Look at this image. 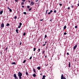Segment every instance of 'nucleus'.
<instances>
[{
    "label": "nucleus",
    "mask_w": 79,
    "mask_h": 79,
    "mask_svg": "<svg viewBox=\"0 0 79 79\" xmlns=\"http://www.w3.org/2000/svg\"><path fill=\"white\" fill-rule=\"evenodd\" d=\"M22 75L23 74H22V73L20 72H19L18 73V76L19 77V79H22V77H21V76H22Z\"/></svg>",
    "instance_id": "obj_1"
},
{
    "label": "nucleus",
    "mask_w": 79,
    "mask_h": 79,
    "mask_svg": "<svg viewBox=\"0 0 79 79\" xmlns=\"http://www.w3.org/2000/svg\"><path fill=\"white\" fill-rule=\"evenodd\" d=\"M14 77H15V79H18V78L16 76V74H14Z\"/></svg>",
    "instance_id": "obj_2"
},
{
    "label": "nucleus",
    "mask_w": 79,
    "mask_h": 79,
    "mask_svg": "<svg viewBox=\"0 0 79 79\" xmlns=\"http://www.w3.org/2000/svg\"><path fill=\"white\" fill-rule=\"evenodd\" d=\"M26 74L27 76H29V73H28V72H27V70H26Z\"/></svg>",
    "instance_id": "obj_3"
},
{
    "label": "nucleus",
    "mask_w": 79,
    "mask_h": 79,
    "mask_svg": "<svg viewBox=\"0 0 79 79\" xmlns=\"http://www.w3.org/2000/svg\"><path fill=\"white\" fill-rule=\"evenodd\" d=\"M65 78H64V76H63V74H61V79H65Z\"/></svg>",
    "instance_id": "obj_4"
},
{
    "label": "nucleus",
    "mask_w": 79,
    "mask_h": 79,
    "mask_svg": "<svg viewBox=\"0 0 79 79\" xmlns=\"http://www.w3.org/2000/svg\"><path fill=\"white\" fill-rule=\"evenodd\" d=\"M34 5V2H31V6H32V5Z\"/></svg>",
    "instance_id": "obj_5"
},
{
    "label": "nucleus",
    "mask_w": 79,
    "mask_h": 79,
    "mask_svg": "<svg viewBox=\"0 0 79 79\" xmlns=\"http://www.w3.org/2000/svg\"><path fill=\"white\" fill-rule=\"evenodd\" d=\"M1 27H4V23H2L1 24Z\"/></svg>",
    "instance_id": "obj_6"
},
{
    "label": "nucleus",
    "mask_w": 79,
    "mask_h": 79,
    "mask_svg": "<svg viewBox=\"0 0 79 79\" xmlns=\"http://www.w3.org/2000/svg\"><path fill=\"white\" fill-rule=\"evenodd\" d=\"M77 45H75V46H74L73 47V49L74 50H75V49L76 48H77Z\"/></svg>",
    "instance_id": "obj_7"
},
{
    "label": "nucleus",
    "mask_w": 79,
    "mask_h": 79,
    "mask_svg": "<svg viewBox=\"0 0 79 79\" xmlns=\"http://www.w3.org/2000/svg\"><path fill=\"white\" fill-rule=\"evenodd\" d=\"M53 12V10H51L50 12L48 13V15H50V14H51Z\"/></svg>",
    "instance_id": "obj_8"
},
{
    "label": "nucleus",
    "mask_w": 79,
    "mask_h": 79,
    "mask_svg": "<svg viewBox=\"0 0 79 79\" xmlns=\"http://www.w3.org/2000/svg\"><path fill=\"white\" fill-rule=\"evenodd\" d=\"M45 77H46V76H45V75L43 76V78H42V79H45Z\"/></svg>",
    "instance_id": "obj_9"
},
{
    "label": "nucleus",
    "mask_w": 79,
    "mask_h": 79,
    "mask_svg": "<svg viewBox=\"0 0 79 79\" xmlns=\"http://www.w3.org/2000/svg\"><path fill=\"white\" fill-rule=\"evenodd\" d=\"M37 69H38V70H40V66H38L37 67Z\"/></svg>",
    "instance_id": "obj_10"
},
{
    "label": "nucleus",
    "mask_w": 79,
    "mask_h": 79,
    "mask_svg": "<svg viewBox=\"0 0 79 79\" xmlns=\"http://www.w3.org/2000/svg\"><path fill=\"white\" fill-rule=\"evenodd\" d=\"M69 68H70V67H71V64L70 63V62H69Z\"/></svg>",
    "instance_id": "obj_11"
},
{
    "label": "nucleus",
    "mask_w": 79,
    "mask_h": 79,
    "mask_svg": "<svg viewBox=\"0 0 79 79\" xmlns=\"http://www.w3.org/2000/svg\"><path fill=\"white\" fill-rule=\"evenodd\" d=\"M33 71L34 73H36V70H35V69H33Z\"/></svg>",
    "instance_id": "obj_12"
},
{
    "label": "nucleus",
    "mask_w": 79,
    "mask_h": 79,
    "mask_svg": "<svg viewBox=\"0 0 79 79\" xmlns=\"http://www.w3.org/2000/svg\"><path fill=\"white\" fill-rule=\"evenodd\" d=\"M2 13H3V11H0V15H2Z\"/></svg>",
    "instance_id": "obj_13"
},
{
    "label": "nucleus",
    "mask_w": 79,
    "mask_h": 79,
    "mask_svg": "<svg viewBox=\"0 0 79 79\" xmlns=\"http://www.w3.org/2000/svg\"><path fill=\"white\" fill-rule=\"evenodd\" d=\"M33 77H35L36 76V75H35V74L34 73L33 75Z\"/></svg>",
    "instance_id": "obj_14"
},
{
    "label": "nucleus",
    "mask_w": 79,
    "mask_h": 79,
    "mask_svg": "<svg viewBox=\"0 0 79 79\" xmlns=\"http://www.w3.org/2000/svg\"><path fill=\"white\" fill-rule=\"evenodd\" d=\"M23 36H25V35H26V32H24L23 33Z\"/></svg>",
    "instance_id": "obj_15"
},
{
    "label": "nucleus",
    "mask_w": 79,
    "mask_h": 79,
    "mask_svg": "<svg viewBox=\"0 0 79 79\" xmlns=\"http://www.w3.org/2000/svg\"><path fill=\"white\" fill-rule=\"evenodd\" d=\"M10 26V24L7 23V24L6 25V26Z\"/></svg>",
    "instance_id": "obj_16"
},
{
    "label": "nucleus",
    "mask_w": 79,
    "mask_h": 79,
    "mask_svg": "<svg viewBox=\"0 0 79 79\" xmlns=\"http://www.w3.org/2000/svg\"><path fill=\"white\" fill-rule=\"evenodd\" d=\"M18 31H19V30L18 29L16 30V32L17 33H18Z\"/></svg>",
    "instance_id": "obj_17"
},
{
    "label": "nucleus",
    "mask_w": 79,
    "mask_h": 79,
    "mask_svg": "<svg viewBox=\"0 0 79 79\" xmlns=\"http://www.w3.org/2000/svg\"><path fill=\"white\" fill-rule=\"evenodd\" d=\"M31 10H32V8H31L28 10V11H31Z\"/></svg>",
    "instance_id": "obj_18"
},
{
    "label": "nucleus",
    "mask_w": 79,
    "mask_h": 79,
    "mask_svg": "<svg viewBox=\"0 0 79 79\" xmlns=\"http://www.w3.org/2000/svg\"><path fill=\"white\" fill-rule=\"evenodd\" d=\"M24 5V2H22L21 5Z\"/></svg>",
    "instance_id": "obj_19"
},
{
    "label": "nucleus",
    "mask_w": 79,
    "mask_h": 79,
    "mask_svg": "<svg viewBox=\"0 0 79 79\" xmlns=\"http://www.w3.org/2000/svg\"><path fill=\"white\" fill-rule=\"evenodd\" d=\"M15 62H12L11 63V64H15Z\"/></svg>",
    "instance_id": "obj_20"
},
{
    "label": "nucleus",
    "mask_w": 79,
    "mask_h": 79,
    "mask_svg": "<svg viewBox=\"0 0 79 79\" xmlns=\"http://www.w3.org/2000/svg\"><path fill=\"white\" fill-rule=\"evenodd\" d=\"M26 60H24V61L23 62V63H26Z\"/></svg>",
    "instance_id": "obj_21"
},
{
    "label": "nucleus",
    "mask_w": 79,
    "mask_h": 79,
    "mask_svg": "<svg viewBox=\"0 0 79 79\" xmlns=\"http://www.w3.org/2000/svg\"><path fill=\"white\" fill-rule=\"evenodd\" d=\"M34 50H33V51L34 52H35V50H36V48H33Z\"/></svg>",
    "instance_id": "obj_22"
},
{
    "label": "nucleus",
    "mask_w": 79,
    "mask_h": 79,
    "mask_svg": "<svg viewBox=\"0 0 79 79\" xmlns=\"http://www.w3.org/2000/svg\"><path fill=\"white\" fill-rule=\"evenodd\" d=\"M9 11H10V12H12V10H11V9H9Z\"/></svg>",
    "instance_id": "obj_23"
},
{
    "label": "nucleus",
    "mask_w": 79,
    "mask_h": 79,
    "mask_svg": "<svg viewBox=\"0 0 79 79\" xmlns=\"http://www.w3.org/2000/svg\"><path fill=\"white\" fill-rule=\"evenodd\" d=\"M64 35H66L67 34V33L66 32H65L64 33Z\"/></svg>",
    "instance_id": "obj_24"
},
{
    "label": "nucleus",
    "mask_w": 79,
    "mask_h": 79,
    "mask_svg": "<svg viewBox=\"0 0 79 79\" xmlns=\"http://www.w3.org/2000/svg\"><path fill=\"white\" fill-rule=\"evenodd\" d=\"M54 13H56V10L54 11Z\"/></svg>",
    "instance_id": "obj_25"
},
{
    "label": "nucleus",
    "mask_w": 79,
    "mask_h": 79,
    "mask_svg": "<svg viewBox=\"0 0 79 79\" xmlns=\"http://www.w3.org/2000/svg\"><path fill=\"white\" fill-rule=\"evenodd\" d=\"M21 25H22V23H19V26H21Z\"/></svg>",
    "instance_id": "obj_26"
},
{
    "label": "nucleus",
    "mask_w": 79,
    "mask_h": 79,
    "mask_svg": "<svg viewBox=\"0 0 79 79\" xmlns=\"http://www.w3.org/2000/svg\"><path fill=\"white\" fill-rule=\"evenodd\" d=\"M47 35H45L44 38L46 39V38H47Z\"/></svg>",
    "instance_id": "obj_27"
},
{
    "label": "nucleus",
    "mask_w": 79,
    "mask_h": 79,
    "mask_svg": "<svg viewBox=\"0 0 79 79\" xmlns=\"http://www.w3.org/2000/svg\"><path fill=\"white\" fill-rule=\"evenodd\" d=\"M14 19H17V16H15L14 17Z\"/></svg>",
    "instance_id": "obj_28"
},
{
    "label": "nucleus",
    "mask_w": 79,
    "mask_h": 79,
    "mask_svg": "<svg viewBox=\"0 0 79 79\" xmlns=\"http://www.w3.org/2000/svg\"><path fill=\"white\" fill-rule=\"evenodd\" d=\"M64 29H66V26L65 25L64 26Z\"/></svg>",
    "instance_id": "obj_29"
},
{
    "label": "nucleus",
    "mask_w": 79,
    "mask_h": 79,
    "mask_svg": "<svg viewBox=\"0 0 79 79\" xmlns=\"http://www.w3.org/2000/svg\"><path fill=\"white\" fill-rule=\"evenodd\" d=\"M75 28L76 29L77 28V26H76L75 27Z\"/></svg>",
    "instance_id": "obj_30"
},
{
    "label": "nucleus",
    "mask_w": 79,
    "mask_h": 79,
    "mask_svg": "<svg viewBox=\"0 0 79 79\" xmlns=\"http://www.w3.org/2000/svg\"><path fill=\"white\" fill-rule=\"evenodd\" d=\"M29 8H30V6H27V8L29 9Z\"/></svg>",
    "instance_id": "obj_31"
},
{
    "label": "nucleus",
    "mask_w": 79,
    "mask_h": 79,
    "mask_svg": "<svg viewBox=\"0 0 79 79\" xmlns=\"http://www.w3.org/2000/svg\"><path fill=\"white\" fill-rule=\"evenodd\" d=\"M23 13V14H24V15H26V14H27L26 13V12H24Z\"/></svg>",
    "instance_id": "obj_32"
},
{
    "label": "nucleus",
    "mask_w": 79,
    "mask_h": 79,
    "mask_svg": "<svg viewBox=\"0 0 79 79\" xmlns=\"http://www.w3.org/2000/svg\"><path fill=\"white\" fill-rule=\"evenodd\" d=\"M40 49H38V52H40Z\"/></svg>",
    "instance_id": "obj_33"
},
{
    "label": "nucleus",
    "mask_w": 79,
    "mask_h": 79,
    "mask_svg": "<svg viewBox=\"0 0 79 79\" xmlns=\"http://www.w3.org/2000/svg\"><path fill=\"white\" fill-rule=\"evenodd\" d=\"M74 7V6L73 5H72L71 6V7L73 8V7Z\"/></svg>",
    "instance_id": "obj_34"
},
{
    "label": "nucleus",
    "mask_w": 79,
    "mask_h": 79,
    "mask_svg": "<svg viewBox=\"0 0 79 79\" xmlns=\"http://www.w3.org/2000/svg\"><path fill=\"white\" fill-rule=\"evenodd\" d=\"M18 0H15V1L16 2H18Z\"/></svg>",
    "instance_id": "obj_35"
},
{
    "label": "nucleus",
    "mask_w": 79,
    "mask_h": 79,
    "mask_svg": "<svg viewBox=\"0 0 79 79\" xmlns=\"http://www.w3.org/2000/svg\"><path fill=\"white\" fill-rule=\"evenodd\" d=\"M21 27V26H20L19 25V26L18 27V28H20Z\"/></svg>",
    "instance_id": "obj_36"
},
{
    "label": "nucleus",
    "mask_w": 79,
    "mask_h": 79,
    "mask_svg": "<svg viewBox=\"0 0 79 79\" xmlns=\"http://www.w3.org/2000/svg\"><path fill=\"white\" fill-rule=\"evenodd\" d=\"M45 14V15H47V10L46 11V14Z\"/></svg>",
    "instance_id": "obj_37"
},
{
    "label": "nucleus",
    "mask_w": 79,
    "mask_h": 79,
    "mask_svg": "<svg viewBox=\"0 0 79 79\" xmlns=\"http://www.w3.org/2000/svg\"><path fill=\"white\" fill-rule=\"evenodd\" d=\"M59 5H60V6H62V4L60 3V4H59Z\"/></svg>",
    "instance_id": "obj_38"
},
{
    "label": "nucleus",
    "mask_w": 79,
    "mask_h": 79,
    "mask_svg": "<svg viewBox=\"0 0 79 79\" xmlns=\"http://www.w3.org/2000/svg\"><path fill=\"white\" fill-rule=\"evenodd\" d=\"M67 55H69V53L68 52L67 53Z\"/></svg>",
    "instance_id": "obj_39"
},
{
    "label": "nucleus",
    "mask_w": 79,
    "mask_h": 79,
    "mask_svg": "<svg viewBox=\"0 0 79 79\" xmlns=\"http://www.w3.org/2000/svg\"><path fill=\"white\" fill-rule=\"evenodd\" d=\"M31 59H32V56L30 58H29V60H31Z\"/></svg>",
    "instance_id": "obj_40"
},
{
    "label": "nucleus",
    "mask_w": 79,
    "mask_h": 79,
    "mask_svg": "<svg viewBox=\"0 0 79 79\" xmlns=\"http://www.w3.org/2000/svg\"><path fill=\"white\" fill-rule=\"evenodd\" d=\"M22 8H24V6H22Z\"/></svg>",
    "instance_id": "obj_41"
},
{
    "label": "nucleus",
    "mask_w": 79,
    "mask_h": 79,
    "mask_svg": "<svg viewBox=\"0 0 79 79\" xmlns=\"http://www.w3.org/2000/svg\"><path fill=\"white\" fill-rule=\"evenodd\" d=\"M44 19H40V21H43Z\"/></svg>",
    "instance_id": "obj_42"
},
{
    "label": "nucleus",
    "mask_w": 79,
    "mask_h": 79,
    "mask_svg": "<svg viewBox=\"0 0 79 79\" xmlns=\"http://www.w3.org/2000/svg\"><path fill=\"white\" fill-rule=\"evenodd\" d=\"M22 44V43H21V41H20V42L19 44V45H21Z\"/></svg>",
    "instance_id": "obj_43"
},
{
    "label": "nucleus",
    "mask_w": 79,
    "mask_h": 79,
    "mask_svg": "<svg viewBox=\"0 0 79 79\" xmlns=\"http://www.w3.org/2000/svg\"><path fill=\"white\" fill-rule=\"evenodd\" d=\"M39 0H35L36 2H38V1H39Z\"/></svg>",
    "instance_id": "obj_44"
},
{
    "label": "nucleus",
    "mask_w": 79,
    "mask_h": 79,
    "mask_svg": "<svg viewBox=\"0 0 79 79\" xmlns=\"http://www.w3.org/2000/svg\"><path fill=\"white\" fill-rule=\"evenodd\" d=\"M8 49V47H6V48L5 49V50H6Z\"/></svg>",
    "instance_id": "obj_45"
},
{
    "label": "nucleus",
    "mask_w": 79,
    "mask_h": 79,
    "mask_svg": "<svg viewBox=\"0 0 79 79\" xmlns=\"http://www.w3.org/2000/svg\"><path fill=\"white\" fill-rule=\"evenodd\" d=\"M44 52H45V51H43V52H42L43 54H44Z\"/></svg>",
    "instance_id": "obj_46"
},
{
    "label": "nucleus",
    "mask_w": 79,
    "mask_h": 79,
    "mask_svg": "<svg viewBox=\"0 0 79 79\" xmlns=\"http://www.w3.org/2000/svg\"><path fill=\"white\" fill-rule=\"evenodd\" d=\"M68 10H70V8L69 7H68Z\"/></svg>",
    "instance_id": "obj_47"
},
{
    "label": "nucleus",
    "mask_w": 79,
    "mask_h": 79,
    "mask_svg": "<svg viewBox=\"0 0 79 79\" xmlns=\"http://www.w3.org/2000/svg\"><path fill=\"white\" fill-rule=\"evenodd\" d=\"M22 1H23V2H25V1H26V0H22Z\"/></svg>",
    "instance_id": "obj_48"
},
{
    "label": "nucleus",
    "mask_w": 79,
    "mask_h": 79,
    "mask_svg": "<svg viewBox=\"0 0 79 79\" xmlns=\"http://www.w3.org/2000/svg\"><path fill=\"white\" fill-rule=\"evenodd\" d=\"M45 45H46V44H43V46H45Z\"/></svg>",
    "instance_id": "obj_49"
},
{
    "label": "nucleus",
    "mask_w": 79,
    "mask_h": 79,
    "mask_svg": "<svg viewBox=\"0 0 79 79\" xmlns=\"http://www.w3.org/2000/svg\"><path fill=\"white\" fill-rule=\"evenodd\" d=\"M39 4L38 5V7H39Z\"/></svg>",
    "instance_id": "obj_50"
},
{
    "label": "nucleus",
    "mask_w": 79,
    "mask_h": 79,
    "mask_svg": "<svg viewBox=\"0 0 79 79\" xmlns=\"http://www.w3.org/2000/svg\"><path fill=\"white\" fill-rule=\"evenodd\" d=\"M8 9L9 10H10V8L9 7H8Z\"/></svg>",
    "instance_id": "obj_51"
},
{
    "label": "nucleus",
    "mask_w": 79,
    "mask_h": 79,
    "mask_svg": "<svg viewBox=\"0 0 79 79\" xmlns=\"http://www.w3.org/2000/svg\"><path fill=\"white\" fill-rule=\"evenodd\" d=\"M77 5L78 6H79V3L77 4Z\"/></svg>",
    "instance_id": "obj_52"
},
{
    "label": "nucleus",
    "mask_w": 79,
    "mask_h": 79,
    "mask_svg": "<svg viewBox=\"0 0 79 79\" xmlns=\"http://www.w3.org/2000/svg\"><path fill=\"white\" fill-rule=\"evenodd\" d=\"M52 19H51V20H50V21H52Z\"/></svg>",
    "instance_id": "obj_53"
},
{
    "label": "nucleus",
    "mask_w": 79,
    "mask_h": 79,
    "mask_svg": "<svg viewBox=\"0 0 79 79\" xmlns=\"http://www.w3.org/2000/svg\"><path fill=\"white\" fill-rule=\"evenodd\" d=\"M1 55H2V52H1Z\"/></svg>",
    "instance_id": "obj_54"
},
{
    "label": "nucleus",
    "mask_w": 79,
    "mask_h": 79,
    "mask_svg": "<svg viewBox=\"0 0 79 79\" xmlns=\"http://www.w3.org/2000/svg\"><path fill=\"white\" fill-rule=\"evenodd\" d=\"M65 29V28H64L63 31H64Z\"/></svg>",
    "instance_id": "obj_55"
},
{
    "label": "nucleus",
    "mask_w": 79,
    "mask_h": 79,
    "mask_svg": "<svg viewBox=\"0 0 79 79\" xmlns=\"http://www.w3.org/2000/svg\"><path fill=\"white\" fill-rule=\"evenodd\" d=\"M47 41H46L45 42V44H46V43H47Z\"/></svg>",
    "instance_id": "obj_56"
},
{
    "label": "nucleus",
    "mask_w": 79,
    "mask_h": 79,
    "mask_svg": "<svg viewBox=\"0 0 79 79\" xmlns=\"http://www.w3.org/2000/svg\"><path fill=\"white\" fill-rule=\"evenodd\" d=\"M46 11H48V10H47Z\"/></svg>",
    "instance_id": "obj_57"
},
{
    "label": "nucleus",
    "mask_w": 79,
    "mask_h": 79,
    "mask_svg": "<svg viewBox=\"0 0 79 79\" xmlns=\"http://www.w3.org/2000/svg\"><path fill=\"white\" fill-rule=\"evenodd\" d=\"M46 66H48V64L46 65Z\"/></svg>",
    "instance_id": "obj_58"
},
{
    "label": "nucleus",
    "mask_w": 79,
    "mask_h": 79,
    "mask_svg": "<svg viewBox=\"0 0 79 79\" xmlns=\"http://www.w3.org/2000/svg\"><path fill=\"white\" fill-rule=\"evenodd\" d=\"M46 57H47V56H45V58H46Z\"/></svg>",
    "instance_id": "obj_59"
},
{
    "label": "nucleus",
    "mask_w": 79,
    "mask_h": 79,
    "mask_svg": "<svg viewBox=\"0 0 79 79\" xmlns=\"http://www.w3.org/2000/svg\"><path fill=\"white\" fill-rule=\"evenodd\" d=\"M40 75H42V73L40 74Z\"/></svg>",
    "instance_id": "obj_60"
},
{
    "label": "nucleus",
    "mask_w": 79,
    "mask_h": 79,
    "mask_svg": "<svg viewBox=\"0 0 79 79\" xmlns=\"http://www.w3.org/2000/svg\"><path fill=\"white\" fill-rule=\"evenodd\" d=\"M8 0H6V1H7Z\"/></svg>",
    "instance_id": "obj_61"
}]
</instances>
